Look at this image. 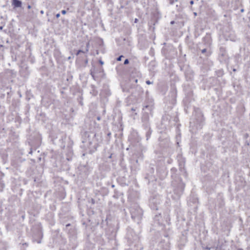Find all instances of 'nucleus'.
Returning a JSON list of instances; mask_svg holds the SVG:
<instances>
[{"mask_svg": "<svg viewBox=\"0 0 250 250\" xmlns=\"http://www.w3.org/2000/svg\"><path fill=\"white\" fill-rule=\"evenodd\" d=\"M130 213L131 218L139 223L143 215L142 209L137 205L134 204L131 207Z\"/></svg>", "mask_w": 250, "mask_h": 250, "instance_id": "obj_1", "label": "nucleus"}, {"mask_svg": "<svg viewBox=\"0 0 250 250\" xmlns=\"http://www.w3.org/2000/svg\"><path fill=\"white\" fill-rule=\"evenodd\" d=\"M24 161V159L21 157H15L12 160L11 164L15 167H18L20 164Z\"/></svg>", "mask_w": 250, "mask_h": 250, "instance_id": "obj_2", "label": "nucleus"}, {"mask_svg": "<svg viewBox=\"0 0 250 250\" xmlns=\"http://www.w3.org/2000/svg\"><path fill=\"white\" fill-rule=\"evenodd\" d=\"M21 1L19 0H12V4L15 7H20L21 6Z\"/></svg>", "mask_w": 250, "mask_h": 250, "instance_id": "obj_3", "label": "nucleus"}, {"mask_svg": "<svg viewBox=\"0 0 250 250\" xmlns=\"http://www.w3.org/2000/svg\"><path fill=\"white\" fill-rule=\"evenodd\" d=\"M95 72H94V71H93L92 70H90V74H91L92 77L93 78V79L95 80L96 79V77L95 76Z\"/></svg>", "mask_w": 250, "mask_h": 250, "instance_id": "obj_4", "label": "nucleus"}, {"mask_svg": "<svg viewBox=\"0 0 250 250\" xmlns=\"http://www.w3.org/2000/svg\"><path fill=\"white\" fill-rule=\"evenodd\" d=\"M179 186H180V187H181V193H182L184 190L185 186L183 184L181 183V184H180Z\"/></svg>", "mask_w": 250, "mask_h": 250, "instance_id": "obj_5", "label": "nucleus"}, {"mask_svg": "<svg viewBox=\"0 0 250 250\" xmlns=\"http://www.w3.org/2000/svg\"><path fill=\"white\" fill-rule=\"evenodd\" d=\"M124 56L123 55H121L119 57H118L117 58V61H121V60H122V58Z\"/></svg>", "mask_w": 250, "mask_h": 250, "instance_id": "obj_6", "label": "nucleus"}, {"mask_svg": "<svg viewBox=\"0 0 250 250\" xmlns=\"http://www.w3.org/2000/svg\"><path fill=\"white\" fill-rule=\"evenodd\" d=\"M129 63V61L128 59H125L124 61V64H127Z\"/></svg>", "mask_w": 250, "mask_h": 250, "instance_id": "obj_7", "label": "nucleus"}, {"mask_svg": "<svg viewBox=\"0 0 250 250\" xmlns=\"http://www.w3.org/2000/svg\"><path fill=\"white\" fill-rule=\"evenodd\" d=\"M89 42H88L86 43V48H87L88 49H89Z\"/></svg>", "mask_w": 250, "mask_h": 250, "instance_id": "obj_8", "label": "nucleus"}, {"mask_svg": "<svg viewBox=\"0 0 250 250\" xmlns=\"http://www.w3.org/2000/svg\"><path fill=\"white\" fill-rule=\"evenodd\" d=\"M83 51H84V53H86L87 52H88L89 51V49H88L87 48H86L84 49V50H83Z\"/></svg>", "mask_w": 250, "mask_h": 250, "instance_id": "obj_9", "label": "nucleus"}, {"mask_svg": "<svg viewBox=\"0 0 250 250\" xmlns=\"http://www.w3.org/2000/svg\"><path fill=\"white\" fill-rule=\"evenodd\" d=\"M146 83L147 84H150L152 83V82H150V81H146Z\"/></svg>", "mask_w": 250, "mask_h": 250, "instance_id": "obj_10", "label": "nucleus"}, {"mask_svg": "<svg viewBox=\"0 0 250 250\" xmlns=\"http://www.w3.org/2000/svg\"><path fill=\"white\" fill-rule=\"evenodd\" d=\"M66 11L65 10H62V14H63V15L65 14H66Z\"/></svg>", "mask_w": 250, "mask_h": 250, "instance_id": "obj_11", "label": "nucleus"}, {"mask_svg": "<svg viewBox=\"0 0 250 250\" xmlns=\"http://www.w3.org/2000/svg\"><path fill=\"white\" fill-rule=\"evenodd\" d=\"M169 3H170V4H173L174 3V0H170V1H169Z\"/></svg>", "mask_w": 250, "mask_h": 250, "instance_id": "obj_12", "label": "nucleus"}, {"mask_svg": "<svg viewBox=\"0 0 250 250\" xmlns=\"http://www.w3.org/2000/svg\"><path fill=\"white\" fill-rule=\"evenodd\" d=\"M81 53V50H79L77 53H76V55L78 56L80 53Z\"/></svg>", "mask_w": 250, "mask_h": 250, "instance_id": "obj_13", "label": "nucleus"}, {"mask_svg": "<svg viewBox=\"0 0 250 250\" xmlns=\"http://www.w3.org/2000/svg\"><path fill=\"white\" fill-rule=\"evenodd\" d=\"M56 17L57 18H59L60 17V14L59 13H58L56 14Z\"/></svg>", "mask_w": 250, "mask_h": 250, "instance_id": "obj_14", "label": "nucleus"}, {"mask_svg": "<svg viewBox=\"0 0 250 250\" xmlns=\"http://www.w3.org/2000/svg\"><path fill=\"white\" fill-rule=\"evenodd\" d=\"M206 52V49H204L203 50H202V53H204Z\"/></svg>", "mask_w": 250, "mask_h": 250, "instance_id": "obj_15", "label": "nucleus"}, {"mask_svg": "<svg viewBox=\"0 0 250 250\" xmlns=\"http://www.w3.org/2000/svg\"><path fill=\"white\" fill-rule=\"evenodd\" d=\"M99 62L101 64H104V62L102 61V60H100L99 61Z\"/></svg>", "mask_w": 250, "mask_h": 250, "instance_id": "obj_16", "label": "nucleus"}, {"mask_svg": "<svg viewBox=\"0 0 250 250\" xmlns=\"http://www.w3.org/2000/svg\"><path fill=\"white\" fill-rule=\"evenodd\" d=\"M97 120L100 121L101 120L100 117H99V116L97 117Z\"/></svg>", "mask_w": 250, "mask_h": 250, "instance_id": "obj_17", "label": "nucleus"}, {"mask_svg": "<svg viewBox=\"0 0 250 250\" xmlns=\"http://www.w3.org/2000/svg\"><path fill=\"white\" fill-rule=\"evenodd\" d=\"M190 4L192 5V4L194 3L193 1V0H191V1H190Z\"/></svg>", "mask_w": 250, "mask_h": 250, "instance_id": "obj_18", "label": "nucleus"}, {"mask_svg": "<svg viewBox=\"0 0 250 250\" xmlns=\"http://www.w3.org/2000/svg\"><path fill=\"white\" fill-rule=\"evenodd\" d=\"M40 12H41V13L42 14H43L44 13V12H43V10H41Z\"/></svg>", "mask_w": 250, "mask_h": 250, "instance_id": "obj_19", "label": "nucleus"}, {"mask_svg": "<svg viewBox=\"0 0 250 250\" xmlns=\"http://www.w3.org/2000/svg\"><path fill=\"white\" fill-rule=\"evenodd\" d=\"M31 6L30 5H29L28 6H27V8L28 9H30L31 8Z\"/></svg>", "mask_w": 250, "mask_h": 250, "instance_id": "obj_20", "label": "nucleus"}, {"mask_svg": "<svg viewBox=\"0 0 250 250\" xmlns=\"http://www.w3.org/2000/svg\"><path fill=\"white\" fill-rule=\"evenodd\" d=\"M134 81L136 83H137L138 82V80L137 79H135L134 80Z\"/></svg>", "mask_w": 250, "mask_h": 250, "instance_id": "obj_21", "label": "nucleus"}, {"mask_svg": "<svg viewBox=\"0 0 250 250\" xmlns=\"http://www.w3.org/2000/svg\"><path fill=\"white\" fill-rule=\"evenodd\" d=\"M2 29H3V27H2V26H0V30H2Z\"/></svg>", "mask_w": 250, "mask_h": 250, "instance_id": "obj_22", "label": "nucleus"}, {"mask_svg": "<svg viewBox=\"0 0 250 250\" xmlns=\"http://www.w3.org/2000/svg\"><path fill=\"white\" fill-rule=\"evenodd\" d=\"M81 53H84V51L83 50H81Z\"/></svg>", "mask_w": 250, "mask_h": 250, "instance_id": "obj_23", "label": "nucleus"}, {"mask_svg": "<svg viewBox=\"0 0 250 250\" xmlns=\"http://www.w3.org/2000/svg\"><path fill=\"white\" fill-rule=\"evenodd\" d=\"M92 203H94V200H93V199H92Z\"/></svg>", "mask_w": 250, "mask_h": 250, "instance_id": "obj_24", "label": "nucleus"}, {"mask_svg": "<svg viewBox=\"0 0 250 250\" xmlns=\"http://www.w3.org/2000/svg\"><path fill=\"white\" fill-rule=\"evenodd\" d=\"M137 19H136L135 20V22H137Z\"/></svg>", "mask_w": 250, "mask_h": 250, "instance_id": "obj_25", "label": "nucleus"}, {"mask_svg": "<svg viewBox=\"0 0 250 250\" xmlns=\"http://www.w3.org/2000/svg\"><path fill=\"white\" fill-rule=\"evenodd\" d=\"M174 23V21H171V24H173Z\"/></svg>", "mask_w": 250, "mask_h": 250, "instance_id": "obj_26", "label": "nucleus"}, {"mask_svg": "<svg viewBox=\"0 0 250 250\" xmlns=\"http://www.w3.org/2000/svg\"><path fill=\"white\" fill-rule=\"evenodd\" d=\"M182 193H181V192L180 191V193H179L180 195H179V196H180V195L182 194Z\"/></svg>", "mask_w": 250, "mask_h": 250, "instance_id": "obj_27", "label": "nucleus"}, {"mask_svg": "<svg viewBox=\"0 0 250 250\" xmlns=\"http://www.w3.org/2000/svg\"><path fill=\"white\" fill-rule=\"evenodd\" d=\"M238 250H244L242 249H239Z\"/></svg>", "mask_w": 250, "mask_h": 250, "instance_id": "obj_28", "label": "nucleus"}, {"mask_svg": "<svg viewBox=\"0 0 250 250\" xmlns=\"http://www.w3.org/2000/svg\"><path fill=\"white\" fill-rule=\"evenodd\" d=\"M249 250H250V248L249 249Z\"/></svg>", "mask_w": 250, "mask_h": 250, "instance_id": "obj_29", "label": "nucleus"}]
</instances>
